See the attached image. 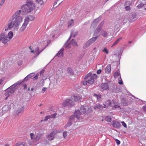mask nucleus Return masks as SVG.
<instances>
[{
	"instance_id": "obj_1",
	"label": "nucleus",
	"mask_w": 146,
	"mask_h": 146,
	"mask_svg": "<svg viewBox=\"0 0 146 146\" xmlns=\"http://www.w3.org/2000/svg\"><path fill=\"white\" fill-rule=\"evenodd\" d=\"M21 18L20 17L15 18L12 17L8 21L7 26L5 27V31H7L8 29L11 30L13 28L18 29L22 22V21H21Z\"/></svg>"
},
{
	"instance_id": "obj_2",
	"label": "nucleus",
	"mask_w": 146,
	"mask_h": 146,
	"mask_svg": "<svg viewBox=\"0 0 146 146\" xmlns=\"http://www.w3.org/2000/svg\"><path fill=\"white\" fill-rule=\"evenodd\" d=\"M35 8V3L32 0H27L26 3L21 7L22 11L25 14L30 13Z\"/></svg>"
},
{
	"instance_id": "obj_3",
	"label": "nucleus",
	"mask_w": 146,
	"mask_h": 146,
	"mask_svg": "<svg viewBox=\"0 0 146 146\" xmlns=\"http://www.w3.org/2000/svg\"><path fill=\"white\" fill-rule=\"evenodd\" d=\"M13 34V33L12 31H10L8 35L6 34L5 32L1 33L0 34V41H2L3 43H6L12 38Z\"/></svg>"
},
{
	"instance_id": "obj_4",
	"label": "nucleus",
	"mask_w": 146,
	"mask_h": 146,
	"mask_svg": "<svg viewBox=\"0 0 146 146\" xmlns=\"http://www.w3.org/2000/svg\"><path fill=\"white\" fill-rule=\"evenodd\" d=\"M35 18V17L31 15H29L28 17L25 18L24 22L20 29L21 31H23L25 29L29 21H32L34 20Z\"/></svg>"
},
{
	"instance_id": "obj_5",
	"label": "nucleus",
	"mask_w": 146,
	"mask_h": 146,
	"mask_svg": "<svg viewBox=\"0 0 146 146\" xmlns=\"http://www.w3.org/2000/svg\"><path fill=\"white\" fill-rule=\"evenodd\" d=\"M21 83L22 82L21 80H20L9 87L6 89L5 91H8L9 92V93L11 94H13L14 92L16 89V86L18 85H20Z\"/></svg>"
},
{
	"instance_id": "obj_6",
	"label": "nucleus",
	"mask_w": 146,
	"mask_h": 146,
	"mask_svg": "<svg viewBox=\"0 0 146 146\" xmlns=\"http://www.w3.org/2000/svg\"><path fill=\"white\" fill-rule=\"evenodd\" d=\"M81 114V113L79 110H75L74 114L70 117V119L71 120L77 121L80 118Z\"/></svg>"
},
{
	"instance_id": "obj_7",
	"label": "nucleus",
	"mask_w": 146,
	"mask_h": 146,
	"mask_svg": "<svg viewBox=\"0 0 146 146\" xmlns=\"http://www.w3.org/2000/svg\"><path fill=\"white\" fill-rule=\"evenodd\" d=\"M98 37L99 36H97L95 37H92L86 43L85 45L84 46V48H86L88 47L91 44L93 43Z\"/></svg>"
},
{
	"instance_id": "obj_8",
	"label": "nucleus",
	"mask_w": 146,
	"mask_h": 146,
	"mask_svg": "<svg viewBox=\"0 0 146 146\" xmlns=\"http://www.w3.org/2000/svg\"><path fill=\"white\" fill-rule=\"evenodd\" d=\"M74 103L71 98L70 99H66L63 102V105L64 107L72 106H74Z\"/></svg>"
},
{
	"instance_id": "obj_9",
	"label": "nucleus",
	"mask_w": 146,
	"mask_h": 146,
	"mask_svg": "<svg viewBox=\"0 0 146 146\" xmlns=\"http://www.w3.org/2000/svg\"><path fill=\"white\" fill-rule=\"evenodd\" d=\"M68 42L67 41L64 44V46L66 48H70V44H72L74 46H78L76 42L74 39H72L70 43H68Z\"/></svg>"
},
{
	"instance_id": "obj_10",
	"label": "nucleus",
	"mask_w": 146,
	"mask_h": 146,
	"mask_svg": "<svg viewBox=\"0 0 146 146\" xmlns=\"http://www.w3.org/2000/svg\"><path fill=\"white\" fill-rule=\"evenodd\" d=\"M136 15L135 13L130 14L127 15L125 18L128 19V21L130 22L136 20Z\"/></svg>"
},
{
	"instance_id": "obj_11",
	"label": "nucleus",
	"mask_w": 146,
	"mask_h": 146,
	"mask_svg": "<svg viewBox=\"0 0 146 146\" xmlns=\"http://www.w3.org/2000/svg\"><path fill=\"white\" fill-rule=\"evenodd\" d=\"M58 132L57 130H54L49 135L47 136L46 138L50 141L52 140L54 138V136Z\"/></svg>"
},
{
	"instance_id": "obj_12",
	"label": "nucleus",
	"mask_w": 146,
	"mask_h": 146,
	"mask_svg": "<svg viewBox=\"0 0 146 146\" xmlns=\"http://www.w3.org/2000/svg\"><path fill=\"white\" fill-rule=\"evenodd\" d=\"M122 22V20L121 19H119L115 21V28L116 30L118 29Z\"/></svg>"
},
{
	"instance_id": "obj_13",
	"label": "nucleus",
	"mask_w": 146,
	"mask_h": 146,
	"mask_svg": "<svg viewBox=\"0 0 146 146\" xmlns=\"http://www.w3.org/2000/svg\"><path fill=\"white\" fill-rule=\"evenodd\" d=\"M35 74V73H32L28 75L26 77H25L22 81H21L22 82V83L25 81H27L29 80L32 77L34 76Z\"/></svg>"
},
{
	"instance_id": "obj_14",
	"label": "nucleus",
	"mask_w": 146,
	"mask_h": 146,
	"mask_svg": "<svg viewBox=\"0 0 146 146\" xmlns=\"http://www.w3.org/2000/svg\"><path fill=\"white\" fill-rule=\"evenodd\" d=\"M22 11V10H19L17 12H16L13 15L12 17L15 18H17L18 17H20L21 18V21H22V20L23 19L22 17L19 15L21 12Z\"/></svg>"
},
{
	"instance_id": "obj_15",
	"label": "nucleus",
	"mask_w": 146,
	"mask_h": 146,
	"mask_svg": "<svg viewBox=\"0 0 146 146\" xmlns=\"http://www.w3.org/2000/svg\"><path fill=\"white\" fill-rule=\"evenodd\" d=\"M77 32H74V30H72L71 31L70 36L67 40V42H68L69 41L72 37H75L77 35Z\"/></svg>"
},
{
	"instance_id": "obj_16",
	"label": "nucleus",
	"mask_w": 146,
	"mask_h": 146,
	"mask_svg": "<svg viewBox=\"0 0 146 146\" xmlns=\"http://www.w3.org/2000/svg\"><path fill=\"white\" fill-rule=\"evenodd\" d=\"M89 110V108L88 106H82L80 108V111L83 113H86Z\"/></svg>"
},
{
	"instance_id": "obj_17",
	"label": "nucleus",
	"mask_w": 146,
	"mask_h": 146,
	"mask_svg": "<svg viewBox=\"0 0 146 146\" xmlns=\"http://www.w3.org/2000/svg\"><path fill=\"white\" fill-rule=\"evenodd\" d=\"M104 21L102 22L98 25V27H97V28L96 29V30H97L98 32H96V31L94 32V33H96V34H98L99 32L100 31H101V29L104 24Z\"/></svg>"
},
{
	"instance_id": "obj_18",
	"label": "nucleus",
	"mask_w": 146,
	"mask_h": 146,
	"mask_svg": "<svg viewBox=\"0 0 146 146\" xmlns=\"http://www.w3.org/2000/svg\"><path fill=\"white\" fill-rule=\"evenodd\" d=\"M106 108V106L105 104H104V106H103L99 104H96L94 107L95 109H102L103 108Z\"/></svg>"
},
{
	"instance_id": "obj_19",
	"label": "nucleus",
	"mask_w": 146,
	"mask_h": 146,
	"mask_svg": "<svg viewBox=\"0 0 146 146\" xmlns=\"http://www.w3.org/2000/svg\"><path fill=\"white\" fill-rule=\"evenodd\" d=\"M113 126L116 128L119 129L121 126L120 123L117 121H114L113 123Z\"/></svg>"
},
{
	"instance_id": "obj_20",
	"label": "nucleus",
	"mask_w": 146,
	"mask_h": 146,
	"mask_svg": "<svg viewBox=\"0 0 146 146\" xmlns=\"http://www.w3.org/2000/svg\"><path fill=\"white\" fill-rule=\"evenodd\" d=\"M74 101V102L75 101L76 102L77 101L80 100L81 98V97L80 95H77L76 96H74L71 98Z\"/></svg>"
},
{
	"instance_id": "obj_21",
	"label": "nucleus",
	"mask_w": 146,
	"mask_h": 146,
	"mask_svg": "<svg viewBox=\"0 0 146 146\" xmlns=\"http://www.w3.org/2000/svg\"><path fill=\"white\" fill-rule=\"evenodd\" d=\"M101 88L103 90H106L109 88L108 85L107 83H102L101 85Z\"/></svg>"
},
{
	"instance_id": "obj_22",
	"label": "nucleus",
	"mask_w": 146,
	"mask_h": 146,
	"mask_svg": "<svg viewBox=\"0 0 146 146\" xmlns=\"http://www.w3.org/2000/svg\"><path fill=\"white\" fill-rule=\"evenodd\" d=\"M64 48H62L56 54L55 56H57L58 57H60L62 56L63 55V51H64Z\"/></svg>"
},
{
	"instance_id": "obj_23",
	"label": "nucleus",
	"mask_w": 146,
	"mask_h": 146,
	"mask_svg": "<svg viewBox=\"0 0 146 146\" xmlns=\"http://www.w3.org/2000/svg\"><path fill=\"white\" fill-rule=\"evenodd\" d=\"M102 35L104 37L107 38L108 35L107 32L104 31V30H102L101 31Z\"/></svg>"
},
{
	"instance_id": "obj_24",
	"label": "nucleus",
	"mask_w": 146,
	"mask_h": 146,
	"mask_svg": "<svg viewBox=\"0 0 146 146\" xmlns=\"http://www.w3.org/2000/svg\"><path fill=\"white\" fill-rule=\"evenodd\" d=\"M111 70V65L109 64L107 66L105 69V72L107 73H109L110 72Z\"/></svg>"
},
{
	"instance_id": "obj_25",
	"label": "nucleus",
	"mask_w": 146,
	"mask_h": 146,
	"mask_svg": "<svg viewBox=\"0 0 146 146\" xmlns=\"http://www.w3.org/2000/svg\"><path fill=\"white\" fill-rule=\"evenodd\" d=\"M120 76V78L121 79L120 76V71L119 70L116 71L114 73V77L115 78H116L118 76Z\"/></svg>"
},
{
	"instance_id": "obj_26",
	"label": "nucleus",
	"mask_w": 146,
	"mask_h": 146,
	"mask_svg": "<svg viewBox=\"0 0 146 146\" xmlns=\"http://www.w3.org/2000/svg\"><path fill=\"white\" fill-rule=\"evenodd\" d=\"M137 7L139 9L141 7H143V8H145L146 7V4H143V3H140V4L138 5L137 6ZM145 10H146V7L145 8Z\"/></svg>"
},
{
	"instance_id": "obj_27",
	"label": "nucleus",
	"mask_w": 146,
	"mask_h": 146,
	"mask_svg": "<svg viewBox=\"0 0 146 146\" xmlns=\"http://www.w3.org/2000/svg\"><path fill=\"white\" fill-rule=\"evenodd\" d=\"M94 96L96 97L97 100L98 101H99L101 98V95L100 94H94Z\"/></svg>"
},
{
	"instance_id": "obj_28",
	"label": "nucleus",
	"mask_w": 146,
	"mask_h": 146,
	"mask_svg": "<svg viewBox=\"0 0 146 146\" xmlns=\"http://www.w3.org/2000/svg\"><path fill=\"white\" fill-rule=\"evenodd\" d=\"M121 102L124 106H127L128 105V103L127 101L124 98H123Z\"/></svg>"
},
{
	"instance_id": "obj_29",
	"label": "nucleus",
	"mask_w": 146,
	"mask_h": 146,
	"mask_svg": "<svg viewBox=\"0 0 146 146\" xmlns=\"http://www.w3.org/2000/svg\"><path fill=\"white\" fill-rule=\"evenodd\" d=\"M94 81V80L90 77L88 79V84H92L93 83Z\"/></svg>"
},
{
	"instance_id": "obj_30",
	"label": "nucleus",
	"mask_w": 146,
	"mask_h": 146,
	"mask_svg": "<svg viewBox=\"0 0 146 146\" xmlns=\"http://www.w3.org/2000/svg\"><path fill=\"white\" fill-rule=\"evenodd\" d=\"M42 134L41 133H38L35 137V139L36 140H38L40 139L42 136Z\"/></svg>"
},
{
	"instance_id": "obj_31",
	"label": "nucleus",
	"mask_w": 146,
	"mask_h": 146,
	"mask_svg": "<svg viewBox=\"0 0 146 146\" xmlns=\"http://www.w3.org/2000/svg\"><path fill=\"white\" fill-rule=\"evenodd\" d=\"M67 72L69 74L71 75H72L74 74L72 70L70 68H68L67 69Z\"/></svg>"
},
{
	"instance_id": "obj_32",
	"label": "nucleus",
	"mask_w": 146,
	"mask_h": 146,
	"mask_svg": "<svg viewBox=\"0 0 146 146\" xmlns=\"http://www.w3.org/2000/svg\"><path fill=\"white\" fill-rule=\"evenodd\" d=\"M69 121L68 123L67 124V127H69L70 125H71L72 124V122H76L77 121H75L74 120H71L70 119V117H69Z\"/></svg>"
},
{
	"instance_id": "obj_33",
	"label": "nucleus",
	"mask_w": 146,
	"mask_h": 146,
	"mask_svg": "<svg viewBox=\"0 0 146 146\" xmlns=\"http://www.w3.org/2000/svg\"><path fill=\"white\" fill-rule=\"evenodd\" d=\"M74 23L73 20L71 19L70 21H69L68 23V27H70L73 25Z\"/></svg>"
},
{
	"instance_id": "obj_34",
	"label": "nucleus",
	"mask_w": 146,
	"mask_h": 146,
	"mask_svg": "<svg viewBox=\"0 0 146 146\" xmlns=\"http://www.w3.org/2000/svg\"><path fill=\"white\" fill-rule=\"evenodd\" d=\"M92 73H89L84 78L85 79H88V78H89L91 77Z\"/></svg>"
},
{
	"instance_id": "obj_35",
	"label": "nucleus",
	"mask_w": 146,
	"mask_h": 146,
	"mask_svg": "<svg viewBox=\"0 0 146 146\" xmlns=\"http://www.w3.org/2000/svg\"><path fill=\"white\" fill-rule=\"evenodd\" d=\"M101 19V17H98V18L95 19L94 20V22L97 23L99 22V21Z\"/></svg>"
},
{
	"instance_id": "obj_36",
	"label": "nucleus",
	"mask_w": 146,
	"mask_h": 146,
	"mask_svg": "<svg viewBox=\"0 0 146 146\" xmlns=\"http://www.w3.org/2000/svg\"><path fill=\"white\" fill-rule=\"evenodd\" d=\"M24 107H22L21 108L18 110L17 111V112H18V113H21L22 111H23V110H24Z\"/></svg>"
},
{
	"instance_id": "obj_37",
	"label": "nucleus",
	"mask_w": 146,
	"mask_h": 146,
	"mask_svg": "<svg viewBox=\"0 0 146 146\" xmlns=\"http://www.w3.org/2000/svg\"><path fill=\"white\" fill-rule=\"evenodd\" d=\"M57 115V113H55L54 114H51L50 115H49V116L50 117V118H55L56 116V115Z\"/></svg>"
},
{
	"instance_id": "obj_38",
	"label": "nucleus",
	"mask_w": 146,
	"mask_h": 146,
	"mask_svg": "<svg viewBox=\"0 0 146 146\" xmlns=\"http://www.w3.org/2000/svg\"><path fill=\"white\" fill-rule=\"evenodd\" d=\"M115 88H116V90L113 89V92L116 93L118 92L119 91V89L118 88L117 86H115Z\"/></svg>"
},
{
	"instance_id": "obj_39",
	"label": "nucleus",
	"mask_w": 146,
	"mask_h": 146,
	"mask_svg": "<svg viewBox=\"0 0 146 146\" xmlns=\"http://www.w3.org/2000/svg\"><path fill=\"white\" fill-rule=\"evenodd\" d=\"M131 2L130 1H127L126 2L125 4V6H129L131 4Z\"/></svg>"
},
{
	"instance_id": "obj_40",
	"label": "nucleus",
	"mask_w": 146,
	"mask_h": 146,
	"mask_svg": "<svg viewBox=\"0 0 146 146\" xmlns=\"http://www.w3.org/2000/svg\"><path fill=\"white\" fill-rule=\"evenodd\" d=\"M36 1L38 3L40 4L41 5H42L43 4V2L42 0H36Z\"/></svg>"
},
{
	"instance_id": "obj_41",
	"label": "nucleus",
	"mask_w": 146,
	"mask_h": 146,
	"mask_svg": "<svg viewBox=\"0 0 146 146\" xmlns=\"http://www.w3.org/2000/svg\"><path fill=\"white\" fill-rule=\"evenodd\" d=\"M97 75L96 74H94L93 75H92L91 78H93L94 80V79H95L97 78Z\"/></svg>"
},
{
	"instance_id": "obj_42",
	"label": "nucleus",
	"mask_w": 146,
	"mask_h": 146,
	"mask_svg": "<svg viewBox=\"0 0 146 146\" xmlns=\"http://www.w3.org/2000/svg\"><path fill=\"white\" fill-rule=\"evenodd\" d=\"M125 9L127 11H129L131 10V8L129 6H126Z\"/></svg>"
},
{
	"instance_id": "obj_43",
	"label": "nucleus",
	"mask_w": 146,
	"mask_h": 146,
	"mask_svg": "<svg viewBox=\"0 0 146 146\" xmlns=\"http://www.w3.org/2000/svg\"><path fill=\"white\" fill-rule=\"evenodd\" d=\"M38 76H39L38 74V73L33 78V80H35L37 79L38 78Z\"/></svg>"
},
{
	"instance_id": "obj_44",
	"label": "nucleus",
	"mask_w": 146,
	"mask_h": 146,
	"mask_svg": "<svg viewBox=\"0 0 146 146\" xmlns=\"http://www.w3.org/2000/svg\"><path fill=\"white\" fill-rule=\"evenodd\" d=\"M106 104L108 106H110L111 105V103L110 100H108L106 101Z\"/></svg>"
},
{
	"instance_id": "obj_45",
	"label": "nucleus",
	"mask_w": 146,
	"mask_h": 146,
	"mask_svg": "<svg viewBox=\"0 0 146 146\" xmlns=\"http://www.w3.org/2000/svg\"><path fill=\"white\" fill-rule=\"evenodd\" d=\"M63 136H64V138H66L67 135V133L66 131H65L63 132Z\"/></svg>"
},
{
	"instance_id": "obj_46",
	"label": "nucleus",
	"mask_w": 146,
	"mask_h": 146,
	"mask_svg": "<svg viewBox=\"0 0 146 146\" xmlns=\"http://www.w3.org/2000/svg\"><path fill=\"white\" fill-rule=\"evenodd\" d=\"M126 16H125V18L123 20H122V22H123V23L124 24L126 23L127 21H128V19H127L126 18H125V17Z\"/></svg>"
},
{
	"instance_id": "obj_47",
	"label": "nucleus",
	"mask_w": 146,
	"mask_h": 146,
	"mask_svg": "<svg viewBox=\"0 0 146 146\" xmlns=\"http://www.w3.org/2000/svg\"><path fill=\"white\" fill-rule=\"evenodd\" d=\"M5 91L6 92L5 94V96H7V97H9V96H10L11 95V94L10 93H9V92H8V91Z\"/></svg>"
},
{
	"instance_id": "obj_48",
	"label": "nucleus",
	"mask_w": 146,
	"mask_h": 146,
	"mask_svg": "<svg viewBox=\"0 0 146 146\" xmlns=\"http://www.w3.org/2000/svg\"><path fill=\"white\" fill-rule=\"evenodd\" d=\"M58 1H57V0H56V1L54 2V5H53V7L54 8H56V7H57L62 2H61L57 6H55V5L57 4V2Z\"/></svg>"
},
{
	"instance_id": "obj_49",
	"label": "nucleus",
	"mask_w": 146,
	"mask_h": 146,
	"mask_svg": "<svg viewBox=\"0 0 146 146\" xmlns=\"http://www.w3.org/2000/svg\"><path fill=\"white\" fill-rule=\"evenodd\" d=\"M122 39V38L120 37L117 39L115 42L117 44Z\"/></svg>"
},
{
	"instance_id": "obj_50",
	"label": "nucleus",
	"mask_w": 146,
	"mask_h": 146,
	"mask_svg": "<svg viewBox=\"0 0 146 146\" xmlns=\"http://www.w3.org/2000/svg\"><path fill=\"white\" fill-rule=\"evenodd\" d=\"M103 51L105 52L106 54H108L109 52L108 51L106 48H105L103 50Z\"/></svg>"
},
{
	"instance_id": "obj_51",
	"label": "nucleus",
	"mask_w": 146,
	"mask_h": 146,
	"mask_svg": "<svg viewBox=\"0 0 146 146\" xmlns=\"http://www.w3.org/2000/svg\"><path fill=\"white\" fill-rule=\"evenodd\" d=\"M16 146H25V145L23 143H17L16 144Z\"/></svg>"
},
{
	"instance_id": "obj_52",
	"label": "nucleus",
	"mask_w": 146,
	"mask_h": 146,
	"mask_svg": "<svg viewBox=\"0 0 146 146\" xmlns=\"http://www.w3.org/2000/svg\"><path fill=\"white\" fill-rule=\"evenodd\" d=\"M5 1L4 0H2L0 3V9L1 8L2 5H3Z\"/></svg>"
},
{
	"instance_id": "obj_53",
	"label": "nucleus",
	"mask_w": 146,
	"mask_h": 146,
	"mask_svg": "<svg viewBox=\"0 0 146 146\" xmlns=\"http://www.w3.org/2000/svg\"><path fill=\"white\" fill-rule=\"evenodd\" d=\"M50 118L49 115L45 117L44 119L43 120V121H47L48 119H49ZM43 121V120H42L41 121Z\"/></svg>"
},
{
	"instance_id": "obj_54",
	"label": "nucleus",
	"mask_w": 146,
	"mask_h": 146,
	"mask_svg": "<svg viewBox=\"0 0 146 146\" xmlns=\"http://www.w3.org/2000/svg\"><path fill=\"white\" fill-rule=\"evenodd\" d=\"M115 140L117 145H119L120 144V142L119 140L117 139H115Z\"/></svg>"
},
{
	"instance_id": "obj_55",
	"label": "nucleus",
	"mask_w": 146,
	"mask_h": 146,
	"mask_svg": "<svg viewBox=\"0 0 146 146\" xmlns=\"http://www.w3.org/2000/svg\"><path fill=\"white\" fill-rule=\"evenodd\" d=\"M44 48H43L41 50L38 51L36 52V55L38 56V55L44 49Z\"/></svg>"
},
{
	"instance_id": "obj_56",
	"label": "nucleus",
	"mask_w": 146,
	"mask_h": 146,
	"mask_svg": "<svg viewBox=\"0 0 146 146\" xmlns=\"http://www.w3.org/2000/svg\"><path fill=\"white\" fill-rule=\"evenodd\" d=\"M121 123H122V125L124 127H127L126 124L124 121L121 122Z\"/></svg>"
},
{
	"instance_id": "obj_57",
	"label": "nucleus",
	"mask_w": 146,
	"mask_h": 146,
	"mask_svg": "<svg viewBox=\"0 0 146 146\" xmlns=\"http://www.w3.org/2000/svg\"><path fill=\"white\" fill-rule=\"evenodd\" d=\"M30 135L31 139H33L34 137V134L33 133H31Z\"/></svg>"
},
{
	"instance_id": "obj_58",
	"label": "nucleus",
	"mask_w": 146,
	"mask_h": 146,
	"mask_svg": "<svg viewBox=\"0 0 146 146\" xmlns=\"http://www.w3.org/2000/svg\"><path fill=\"white\" fill-rule=\"evenodd\" d=\"M44 70H42L40 72V75L42 76V75L44 73Z\"/></svg>"
},
{
	"instance_id": "obj_59",
	"label": "nucleus",
	"mask_w": 146,
	"mask_h": 146,
	"mask_svg": "<svg viewBox=\"0 0 146 146\" xmlns=\"http://www.w3.org/2000/svg\"><path fill=\"white\" fill-rule=\"evenodd\" d=\"M87 83L88 81H84L83 82V84L84 86L86 85L87 84Z\"/></svg>"
},
{
	"instance_id": "obj_60",
	"label": "nucleus",
	"mask_w": 146,
	"mask_h": 146,
	"mask_svg": "<svg viewBox=\"0 0 146 146\" xmlns=\"http://www.w3.org/2000/svg\"><path fill=\"white\" fill-rule=\"evenodd\" d=\"M101 72H102V71H101V70L99 69V70H98L97 71V73L98 74H100L101 73Z\"/></svg>"
},
{
	"instance_id": "obj_61",
	"label": "nucleus",
	"mask_w": 146,
	"mask_h": 146,
	"mask_svg": "<svg viewBox=\"0 0 146 146\" xmlns=\"http://www.w3.org/2000/svg\"><path fill=\"white\" fill-rule=\"evenodd\" d=\"M111 119L110 117H107V121L108 122H110L111 121Z\"/></svg>"
},
{
	"instance_id": "obj_62",
	"label": "nucleus",
	"mask_w": 146,
	"mask_h": 146,
	"mask_svg": "<svg viewBox=\"0 0 146 146\" xmlns=\"http://www.w3.org/2000/svg\"><path fill=\"white\" fill-rule=\"evenodd\" d=\"M114 108H115V109H116V108H120V106H119L115 105L114 106Z\"/></svg>"
},
{
	"instance_id": "obj_63",
	"label": "nucleus",
	"mask_w": 146,
	"mask_h": 146,
	"mask_svg": "<svg viewBox=\"0 0 146 146\" xmlns=\"http://www.w3.org/2000/svg\"><path fill=\"white\" fill-rule=\"evenodd\" d=\"M23 86L24 87V90H25L27 88V84H25Z\"/></svg>"
},
{
	"instance_id": "obj_64",
	"label": "nucleus",
	"mask_w": 146,
	"mask_h": 146,
	"mask_svg": "<svg viewBox=\"0 0 146 146\" xmlns=\"http://www.w3.org/2000/svg\"><path fill=\"white\" fill-rule=\"evenodd\" d=\"M46 90V88H43L42 89V91L44 92Z\"/></svg>"
}]
</instances>
